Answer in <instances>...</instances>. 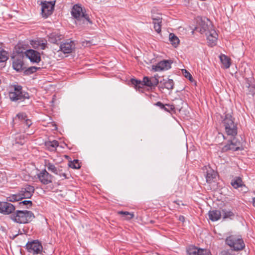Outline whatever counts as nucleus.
I'll return each mask as SVG.
<instances>
[{
    "label": "nucleus",
    "instance_id": "obj_1",
    "mask_svg": "<svg viewBox=\"0 0 255 255\" xmlns=\"http://www.w3.org/2000/svg\"><path fill=\"white\" fill-rule=\"evenodd\" d=\"M34 191L32 186L26 185L16 194H12L7 197L8 202H15L25 198H30Z\"/></svg>",
    "mask_w": 255,
    "mask_h": 255
},
{
    "label": "nucleus",
    "instance_id": "obj_2",
    "mask_svg": "<svg viewBox=\"0 0 255 255\" xmlns=\"http://www.w3.org/2000/svg\"><path fill=\"white\" fill-rule=\"evenodd\" d=\"M34 217L32 212L27 210H17L10 216L12 220L19 224H26L30 222Z\"/></svg>",
    "mask_w": 255,
    "mask_h": 255
},
{
    "label": "nucleus",
    "instance_id": "obj_3",
    "mask_svg": "<svg viewBox=\"0 0 255 255\" xmlns=\"http://www.w3.org/2000/svg\"><path fill=\"white\" fill-rule=\"evenodd\" d=\"M71 14L77 21H82L83 24L92 23L88 15L86 13L85 9L79 4H75L73 6Z\"/></svg>",
    "mask_w": 255,
    "mask_h": 255
},
{
    "label": "nucleus",
    "instance_id": "obj_4",
    "mask_svg": "<svg viewBox=\"0 0 255 255\" xmlns=\"http://www.w3.org/2000/svg\"><path fill=\"white\" fill-rule=\"evenodd\" d=\"M223 123L226 133L231 137H235L237 134V127L232 116L229 114L226 115Z\"/></svg>",
    "mask_w": 255,
    "mask_h": 255
},
{
    "label": "nucleus",
    "instance_id": "obj_5",
    "mask_svg": "<svg viewBox=\"0 0 255 255\" xmlns=\"http://www.w3.org/2000/svg\"><path fill=\"white\" fill-rule=\"evenodd\" d=\"M9 97L10 100L13 102H21L29 99V94L23 91L20 85L14 86L13 91L9 92Z\"/></svg>",
    "mask_w": 255,
    "mask_h": 255
},
{
    "label": "nucleus",
    "instance_id": "obj_6",
    "mask_svg": "<svg viewBox=\"0 0 255 255\" xmlns=\"http://www.w3.org/2000/svg\"><path fill=\"white\" fill-rule=\"evenodd\" d=\"M226 244L228 245L232 250L236 251L243 250L245 246L242 238L236 235H231L227 237L226 240Z\"/></svg>",
    "mask_w": 255,
    "mask_h": 255
},
{
    "label": "nucleus",
    "instance_id": "obj_7",
    "mask_svg": "<svg viewBox=\"0 0 255 255\" xmlns=\"http://www.w3.org/2000/svg\"><path fill=\"white\" fill-rule=\"evenodd\" d=\"M25 248L29 253L33 255L41 254L43 252L42 244L37 240L28 242Z\"/></svg>",
    "mask_w": 255,
    "mask_h": 255
},
{
    "label": "nucleus",
    "instance_id": "obj_8",
    "mask_svg": "<svg viewBox=\"0 0 255 255\" xmlns=\"http://www.w3.org/2000/svg\"><path fill=\"white\" fill-rule=\"evenodd\" d=\"M41 5V14L42 16L47 18L52 13L54 7V3L51 1H42Z\"/></svg>",
    "mask_w": 255,
    "mask_h": 255
},
{
    "label": "nucleus",
    "instance_id": "obj_9",
    "mask_svg": "<svg viewBox=\"0 0 255 255\" xmlns=\"http://www.w3.org/2000/svg\"><path fill=\"white\" fill-rule=\"evenodd\" d=\"M201 34H208L211 29H214L211 21L208 19L206 20H201L199 22L198 27L196 28Z\"/></svg>",
    "mask_w": 255,
    "mask_h": 255
},
{
    "label": "nucleus",
    "instance_id": "obj_10",
    "mask_svg": "<svg viewBox=\"0 0 255 255\" xmlns=\"http://www.w3.org/2000/svg\"><path fill=\"white\" fill-rule=\"evenodd\" d=\"M25 56L28 58L31 62L38 63L41 60L40 53L33 49L27 50L24 52Z\"/></svg>",
    "mask_w": 255,
    "mask_h": 255
},
{
    "label": "nucleus",
    "instance_id": "obj_11",
    "mask_svg": "<svg viewBox=\"0 0 255 255\" xmlns=\"http://www.w3.org/2000/svg\"><path fill=\"white\" fill-rule=\"evenodd\" d=\"M233 139L229 140L227 144L223 147L224 151H227L229 150L237 151L240 149V142L237 141L235 137H231Z\"/></svg>",
    "mask_w": 255,
    "mask_h": 255
},
{
    "label": "nucleus",
    "instance_id": "obj_12",
    "mask_svg": "<svg viewBox=\"0 0 255 255\" xmlns=\"http://www.w3.org/2000/svg\"><path fill=\"white\" fill-rule=\"evenodd\" d=\"M39 181L44 185H47L52 182V176L46 169L42 170L37 174Z\"/></svg>",
    "mask_w": 255,
    "mask_h": 255
},
{
    "label": "nucleus",
    "instance_id": "obj_13",
    "mask_svg": "<svg viewBox=\"0 0 255 255\" xmlns=\"http://www.w3.org/2000/svg\"><path fill=\"white\" fill-rule=\"evenodd\" d=\"M171 62L167 60H164L158 62L156 65L152 66V69L154 71L167 70L171 68Z\"/></svg>",
    "mask_w": 255,
    "mask_h": 255
},
{
    "label": "nucleus",
    "instance_id": "obj_14",
    "mask_svg": "<svg viewBox=\"0 0 255 255\" xmlns=\"http://www.w3.org/2000/svg\"><path fill=\"white\" fill-rule=\"evenodd\" d=\"M188 255H211L210 252L207 250L199 249L194 246H190L187 249Z\"/></svg>",
    "mask_w": 255,
    "mask_h": 255
},
{
    "label": "nucleus",
    "instance_id": "obj_15",
    "mask_svg": "<svg viewBox=\"0 0 255 255\" xmlns=\"http://www.w3.org/2000/svg\"><path fill=\"white\" fill-rule=\"evenodd\" d=\"M15 210V207L7 202H0V213L9 214Z\"/></svg>",
    "mask_w": 255,
    "mask_h": 255
},
{
    "label": "nucleus",
    "instance_id": "obj_16",
    "mask_svg": "<svg viewBox=\"0 0 255 255\" xmlns=\"http://www.w3.org/2000/svg\"><path fill=\"white\" fill-rule=\"evenodd\" d=\"M75 48V43L73 41L67 40L60 45V49L64 53H70Z\"/></svg>",
    "mask_w": 255,
    "mask_h": 255
},
{
    "label": "nucleus",
    "instance_id": "obj_17",
    "mask_svg": "<svg viewBox=\"0 0 255 255\" xmlns=\"http://www.w3.org/2000/svg\"><path fill=\"white\" fill-rule=\"evenodd\" d=\"M205 35L207 36V43L209 46L213 47L216 45L218 34L214 29H211L208 34Z\"/></svg>",
    "mask_w": 255,
    "mask_h": 255
},
{
    "label": "nucleus",
    "instance_id": "obj_18",
    "mask_svg": "<svg viewBox=\"0 0 255 255\" xmlns=\"http://www.w3.org/2000/svg\"><path fill=\"white\" fill-rule=\"evenodd\" d=\"M158 77V75H155L154 77H152L150 78L147 77H144L143 79V83H144L145 86L148 87H151L156 86L159 83Z\"/></svg>",
    "mask_w": 255,
    "mask_h": 255
},
{
    "label": "nucleus",
    "instance_id": "obj_19",
    "mask_svg": "<svg viewBox=\"0 0 255 255\" xmlns=\"http://www.w3.org/2000/svg\"><path fill=\"white\" fill-rule=\"evenodd\" d=\"M45 166L47 167L49 171L56 175H61V169L60 167H56L55 165L50 162L49 161H45Z\"/></svg>",
    "mask_w": 255,
    "mask_h": 255
},
{
    "label": "nucleus",
    "instance_id": "obj_20",
    "mask_svg": "<svg viewBox=\"0 0 255 255\" xmlns=\"http://www.w3.org/2000/svg\"><path fill=\"white\" fill-rule=\"evenodd\" d=\"M209 218L213 222L219 220L221 216L222 213L219 210L210 211L208 213Z\"/></svg>",
    "mask_w": 255,
    "mask_h": 255
},
{
    "label": "nucleus",
    "instance_id": "obj_21",
    "mask_svg": "<svg viewBox=\"0 0 255 255\" xmlns=\"http://www.w3.org/2000/svg\"><path fill=\"white\" fill-rule=\"evenodd\" d=\"M12 67L13 69L17 71L22 70L23 68V62L22 58H14L12 63Z\"/></svg>",
    "mask_w": 255,
    "mask_h": 255
},
{
    "label": "nucleus",
    "instance_id": "obj_22",
    "mask_svg": "<svg viewBox=\"0 0 255 255\" xmlns=\"http://www.w3.org/2000/svg\"><path fill=\"white\" fill-rule=\"evenodd\" d=\"M62 38V35L54 32L49 35L48 40L51 43L57 44Z\"/></svg>",
    "mask_w": 255,
    "mask_h": 255
},
{
    "label": "nucleus",
    "instance_id": "obj_23",
    "mask_svg": "<svg viewBox=\"0 0 255 255\" xmlns=\"http://www.w3.org/2000/svg\"><path fill=\"white\" fill-rule=\"evenodd\" d=\"M30 44L35 49L40 48L41 49H44L46 47V43L39 39L31 41Z\"/></svg>",
    "mask_w": 255,
    "mask_h": 255
},
{
    "label": "nucleus",
    "instance_id": "obj_24",
    "mask_svg": "<svg viewBox=\"0 0 255 255\" xmlns=\"http://www.w3.org/2000/svg\"><path fill=\"white\" fill-rule=\"evenodd\" d=\"M153 23L154 24V28L155 30L159 33L161 32V18L159 16H157L156 18L152 17Z\"/></svg>",
    "mask_w": 255,
    "mask_h": 255
},
{
    "label": "nucleus",
    "instance_id": "obj_25",
    "mask_svg": "<svg viewBox=\"0 0 255 255\" xmlns=\"http://www.w3.org/2000/svg\"><path fill=\"white\" fill-rule=\"evenodd\" d=\"M231 185L236 189L244 186L242 179L239 177H235L232 180Z\"/></svg>",
    "mask_w": 255,
    "mask_h": 255
},
{
    "label": "nucleus",
    "instance_id": "obj_26",
    "mask_svg": "<svg viewBox=\"0 0 255 255\" xmlns=\"http://www.w3.org/2000/svg\"><path fill=\"white\" fill-rule=\"evenodd\" d=\"M169 39L171 44L175 47H176L179 43V38L173 33L169 34Z\"/></svg>",
    "mask_w": 255,
    "mask_h": 255
},
{
    "label": "nucleus",
    "instance_id": "obj_27",
    "mask_svg": "<svg viewBox=\"0 0 255 255\" xmlns=\"http://www.w3.org/2000/svg\"><path fill=\"white\" fill-rule=\"evenodd\" d=\"M220 57L224 68L226 69L229 68L231 63L230 59L228 58V57L225 55H222Z\"/></svg>",
    "mask_w": 255,
    "mask_h": 255
},
{
    "label": "nucleus",
    "instance_id": "obj_28",
    "mask_svg": "<svg viewBox=\"0 0 255 255\" xmlns=\"http://www.w3.org/2000/svg\"><path fill=\"white\" fill-rule=\"evenodd\" d=\"M216 176L217 173L214 171L212 170L208 171L206 176V181L208 183H211Z\"/></svg>",
    "mask_w": 255,
    "mask_h": 255
},
{
    "label": "nucleus",
    "instance_id": "obj_29",
    "mask_svg": "<svg viewBox=\"0 0 255 255\" xmlns=\"http://www.w3.org/2000/svg\"><path fill=\"white\" fill-rule=\"evenodd\" d=\"M46 147L50 150H54L58 146V142L56 140L48 141L45 142Z\"/></svg>",
    "mask_w": 255,
    "mask_h": 255
},
{
    "label": "nucleus",
    "instance_id": "obj_30",
    "mask_svg": "<svg viewBox=\"0 0 255 255\" xmlns=\"http://www.w3.org/2000/svg\"><path fill=\"white\" fill-rule=\"evenodd\" d=\"M164 87L168 90H171L174 87V82L172 79H167L164 80L163 79Z\"/></svg>",
    "mask_w": 255,
    "mask_h": 255
},
{
    "label": "nucleus",
    "instance_id": "obj_31",
    "mask_svg": "<svg viewBox=\"0 0 255 255\" xmlns=\"http://www.w3.org/2000/svg\"><path fill=\"white\" fill-rule=\"evenodd\" d=\"M131 84L134 86L135 89H138L142 88V86H144V83L143 81L141 82L139 80H137L134 79H132L130 80Z\"/></svg>",
    "mask_w": 255,
    "mask_h": 255
},
{
    "label": "nucleus",
    "instance_id": "obj_32",
    "mask_svg": "<svg viewBox=\"0 0 255 255\" xmlns=\"http://www.w3.org/2000/svg\"><path fill=\"white\" fill-rule=\"evenodd\" d=\"M118 213L125 216V219L127 220H130L134 217L133 213H130L127 211H119Z\"/></svg>",
    "mask_w": 255,
    "mask_h": 255
},
{
    "label": "nucleus",
    "instance_id": "obj_33",
    "mask_svg": "<svg viewBox=\"0 0 255 255\" xmlns=\"http://www.w3.org/2000/svg\"><path fill=\"white\" fill-rule=\"evenodd\" d=\"M8 59L7 53L5 51L0 50V63L4 62Z\"/></svg>",
    "mask_w": 255,
    "mask_h": 255
},
{
    "label": "nucleus",
    "instance_id": "obj_34",
    "mask_svg": "<svg viewBox=\"0 0 255 255\" xmlns=\"http://www.w3.org/2000/svg\"><path fill=\"white\" fill-rule=\"evenodd\" d=\"M69 166L73 169H79L80 165L78 160H74L73 161L69 162Z\"/></svg>",
    "mask_w": 255,
    "mask_h": 255
},
{
    "label": "nucleus",
    "instance_id": "obj_35",
    "mask_svg": "<svg viewBox=\"0 0 255 255\" xmlns=\"http://www.w3.org/2000/svg\"><path fill=\"white\" fill-rule=\"evenodd\" d=\"M222 216H223L224 219H226L233 216L234 214L231 211L222 210Z\"/></svg>",
    "mask_w": 255,
    "mask_h": 255
},
{
    "label": "nucleus",
    "instance_id": "obj_36",
    "mask_svg": "<svg viewBox=\"0 0 255 255\" xmlns=\"http://www.w3.org/2000/svg\"><path fill=\"white\" fill-rule=\"evenodd\" d=\"M17 118L19 120L21 121V123H22L24 121V120H25L27 118V117L25 114L22 113H19L16 115L15 120H16Z\"/></svg>",
    "mask_w": 255,
    "mask_h": 255
},
{
    "label": "nucleus",
    "instance_id": "obj_37",
    "mask_svg": "<svg viewBox=\"0 0 255 255\" xmlns=\"http://www.w3.org/2000/svg\"><path fill=\"white\" fill-rule=\"evenodd\" d=\"M39 68H40L37 67H35V66H32V67H30L28 68L26 70V72L28 74H31V73L35 72Z\"/></svg>",
    "mask_w": 255,
    "mask_h": 255
},
{
    "label": "nucleus",
    "instance_id": "obj_38",
    "mask_svg": "<svg viewBox=\"0 0 255 255\" xmlns=\"http://www.w3.org/2000/svg\"><path fill=\"white\" fill-rule=\"evenodd\" d=\"M182 72L185 77L188 79L190 81H192L193 78L192 75L189 72H188L186 70L184 69L182 70Z\"/></svg>",
    "mask_w": 255,
    "mask_h": 255
},
{
    "label": "nucleus",
    "instance_id": "obj_39",
    "mask_svg": "<svg viewBox=\"0 0 255 255\" xmlns=\"http://www.w3.org/2000/svg\"><path fill=\"white\" fill-rule=\"evenodd\" d=\"M20 205H25L28 208L32 206V202L30 200H24L19 203Z\"/></svg>",
    "mask_w": 255,
    "mask_h": 255
},
{
    "label": "nucleus",
    "instance_id": "obj_40",
    "mask_svg": "<svg viewBox=\"0 0 255 255\" xmlns=\"http://www.w3.org/2000/svg\"><path fill=\"white\" fill-rule=\"evenodd\" d=\"M156 105L159 107H160L161 109L162 108H165V106H167L168 107H170V108L171 109H173V108L172 107L173 106H171V105H168V104H166V105H163L162 103H161L160 102H158Z\"/></svg>",
    "mask_w": 255,
    "mask_h": 255
},
{
    "label": "nucleus",
    "instance_id": "obj_41",
    "mask_svg": "<svg viewBox=\"0 0 255 255\" xmlns=\"http://www.w3.org/2000/svg\"><path fill=\"white\" fill-rule=\"evenodd\" d=\"M22 124L23 125H24V126H25L27 128H29V127L32 124V122L31 121L28 119H26L25 120H24V121L22 123Z\"/></svg>",
    "mask_w": 255,
    "mask_h": 255
},
{
    "label": "nucleus",
    "instance_id": "obj_42",
    "mask_svg": "<svg viewBox=\"0 0 255 255\" xmlns=\"http://www.w3.org/2000/svg\"><path fill=\"white\" fill-rule=\"evenodd\" d=\"M248 88H251V94H254V87L253 86H251L249 84H248V85L247 86Z\"/></svg>",
    "mask_w": 255,
    "mask_h": 255
},
{
    "label": "nucleus",
    "instance_id": "obj_43",
    "mask_svg": "<svg viewBox=\"0 0 255 255\" xmlns=\"http://www.w3.org/2000/svg\"><path fill=\"white\" fill-rule=\"evenodd\" d=\"M60 177H63L64 179H66L67 178V176H66V174L64 173H63L62 172V170H61V175H59Z\"/></svg>",
    "mask_w": 255,
    "mask_h": 255
},
{
    "label": "nucleus",
    "instance_id": "obj_44",
    "mask_svg": "<svg viewBox=\"0 0 255 255\" xmlns=\"http://www.w3.org/2000/svg\"><path fill=\"white\" fill-rule=\"evenodd\" d=\"M90 43L89 41H84L83 42V45L88 46H89V43Z\"/></svg>",
    "mask_w": 255,
    "mask_h": 255
},
{
    "label": "nucleus",
    "instance_id": "obj_45",
    "mask_svg": "<svg viewBox=\"0 0 255 255\" xmlns=\"http://www.w3.org/2000/svg\"><path fill=\"white\" fill-rule=\"evenodd\" d=\"M162 109H164L165 111L169 112V110H171L170 107H168L167 106H165V108H162Z\"/></svg>",
    "mask_w": 255,
    "mask_h": 255
},
{
    "label": "nucleus",
    "instance_id": "obj_46",
    "mask_svg": "<svg viewBox=\"0 0 255 255\" xmlns=\"http://www.w3.org/2000/svg\"><path fill=\"white\" fill-rule=\"evenodd\" d=\"M179 220L182 222L184 220V217L182 216L179 217Z\"/></svg>",
    "mask_w": 255,
    "mask_h": 255
},
{
    "label": "nucleus",
    "instance_id": "obj_47",
    "mask_svg": "<svg viewBox=\"0 0 255 255\" xmlns=\"http://www.w3.org/2000/svg\"><path fill=\"white\" fill-rule=\"evenodd\" d=\"M253 203L254 206L255 207V198H254L253 199Z\"/></svg>",
    "mask_w": 255,
    "mask_h": 255
}]
</instances>
